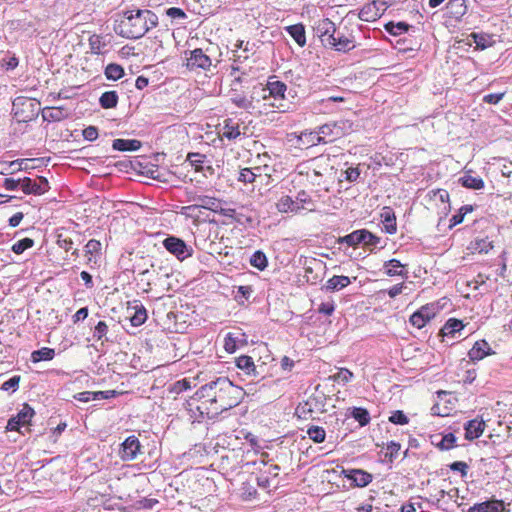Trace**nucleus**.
<instances>
[{"instance_id": "1", "label": "nucleus", "mask_w": 512, "mask_h": 512, "mask_svg": "<svg viewBox=\"0 0 512 512\" xmlns=\"http://www.w3.org/2000/svg\"><path fill=\"white\" fill-rule=\"evenodd\" d=\"M244 395L240 386L234 385L227 377H218L201 386L188 404L192 406L194 401H199L200 405L196 406L199 414L213 419L239 405Z\"/></svg>"}, {"instance_id": "2", "label": "nucleus", "mask_w": 512, "mask_h": 512, "mask_svg": "<svg viewBox=\"0 0 512 512\" xmlns=\"http://www.w3.org/2000/svg\"><path fill=\"white\" fill-rule=\"evenodd\" d=\"M158 25V16L148 9L123 11L115 21L114 32L126 39H140Z\"/></svg>"}, {"instance_id": "3", "label": "nucleus", "mask_w": 512, "mask_h": 512, "mask_svg": "<svg viewBox=\"0 0 512 512\" xmlns=\"http://www.w3.org/2000/svg\"><path fill=\"white\" fill-rule=\"evenodd\" d=\"M347 123V121H338L320 126L318 129L321 137L317 138L318 142L327 144L341 138L346 134Z\"/></svg>"}, {"instance_id": "4", "label": "nucleus", "mask_w": 512, "mask_h": 512, "mask_svg": "<svg viewBox=\"0 0 512 512\" xmlns=\"http://www.w3.org/2000/svg\"><path fill=\"white\" fill-rule=\"evenodd\" d=\"M162 244L169 253L174 255L180 261L191 257L193 254L192 247L188 246L184 240L175 236L166 237Z\"/></svg>"}, {"instance_id": "5", "label": "nucleus", "mask_w": 512, "mask_h": 512, "mask_svg": "<svg viewBox=\"0 0 512 512\" xmlns=\"http://www.w3.org/2000/svg\"><path fill=\"white\" fill-rule=\"evenodd\" d=\"M314 31L319 37L321 44L327 48L331 41L335 40L337 27L329 18H323L315 23Z\"/></svg>"}, {"instance_id": "6", "label": "nucleus", "mask_w": 512, "mask_h": 512, "mask_svg": "<svg viewBox=\"0 0 512 512\" xmlns=\"http://www.w3.org/2000/svg\"><path fill=\"white\" fill-rule=\"evenodd\" d=\"M211 66V58L201 48L191 50L189 52V56L186 57V67L190 71H207L210 69Z\"/></svg>"}, {"instance_id": "7", "label": "nucleus", "mask_w": 512, "mask_h": 512, "mask_svg": "<svg viewBox=\"0 0 512 512\" xmlns=\"http://www.w3.org/2000/svg\"><path fill=\"white\" fill-rule=\"evenodd\" d=\"M295 172L300 176H305L312 185L321 186L323 184V173L317 169L315 159L299 163Z\"/></svg>"}, {"instance_id": "8", "label": "nucleus", "mask_w": 512, "mask_h": 512, "mask_svg": "<svg viewBox=\"0 0 512 512\" xmlns=\"http://www.w3.org/2000/svg\"><path fill=\"white\" fill-rule=\"evenodd\" d=\"M187 201L192 202L194 206H196L197 210L200 208L210 210L215 212L217 209V205L222 203V200L209 196V195H200L195 191H186Z\"/></svg>"}, {"instance_id": "9", "label": "nucleus", "mask_w": 512, "mask_h": 512, "mask_svg": "<svg viewBox=\"0 0 512 512\" xmlns=\"http://www.w3.org/2000/svg\"><path fill=\"white\" fill-rule=\"evenodd\" d=\"M142 445L139 439L131 435L121 443L119 456L123 461H133L141 453Z\"/></svg>"}, {"instance_id": "10", "label": "nucleus", "mask_w": 512, "mask_h": 512, "mask_svg": "<svg viewBox=\"0 0 512 512\" xmlns=\"http://www.w3.org/2000/svg\"><path fill=\"white\" fill-rule=\"evenodd\" d=\"M387 7L385 1H372L360 9L359 18L365 22H373L384 14Z\"/></svg>"}, {"instance_id": "11", "label": "nucleus", "mask_w": 512, "mask_h": 512, "mask_svg": "<svg viewBox=\"0 0 512 512\" xmlns=\"http://www.w3.org/2000/svg\"><path fill=\"white\" fill-rule=\"evenodd\" d=\"M437 312V307L434 303H429L424 306H422L420 309H418L416 312H414L410 316V323L418 328H423L427 322H429L432 318L435 317Z\"/></svg>"}, {"instance_id": "12", "label": "nucleus", "mask_w": 512, "mask_h": 512, "mask_svg": "<svg viewBox=\"0 0 512 512\" xmlns=\"http://www.w3.org/2000/svg\"><path fill=\"white\" fill-rule=\"evenodd\" d=\"M50 189L48 180L39 176L35 179L25 177L22 179V191L25 194L42 195Z\"/></svg>"}, {"instance_id": "13", "label": "nucleus", "mask_w": 512, "mask_h": 512, "mask_svg": "<svg viewBox=\"0 0 512 512\" xmlns=\"http://www.w3.org/2000/svg\"><path fill=\"white\" fill-rule=\"evenodd\" d=\"M355 47V37L351 33H344L339 29L336 31L335 40L331 41V44L327 46L328 49L342 53H347Z\"/></svg>"}, {"instance_id": "14", "label": "nucleus", "mask_w": 512, "mask_h": 512, "mask_svg": "<svg viewBox=\"0 0 512 512\" xmlns=\"http://www.w3.org/2000/svg\"><path fill=\"white\" fill-rule=\"evenodd\" d=\"M261 97L266 100L268 97H273L275 100L284 99L287 85L279 80L268 81L266 86L259 87Z\"/></svg>"}, {"instance_id": "15", "label": "nucleus", "mask_w": 512, "mask_h": 512, "mask_svg": "<svg viewBox=\"0 0 512 512\" xmlns=\"http://www.w3.org/2000/svg\"><path fill=\"white\" fill-rule=\"evenodd\" d=\"M241 124L239 120L233 118H226L223 121L222 127L219 131L221 138H226L229 141H234L242 135Z\"/></svg>"}, {"instance_id": "16", "label": "nucleus", "mask_w": 512, "mask_h": 512, "mask_svg": "<svg viewBox=\"0 0 512 512\" xmlns=\"http://www.w3.org/2000/svg\"><path fill=\"white\" fill-rule=\"evenodd\" d=\"M345 477L353 482L356 487H365L372 482V474L361 469L343 471Z\"/></svg>"}, {"instance_id": "17", "label": "nucleus", "mask_w": 512, "mask_h": 512, "mask_svg": "<svg viewBox=\"0 0 512 512\" xmlns=\"http://www.w3.org/2000/svg\"><path fill=\"white\" fill-rule=\"evenodd\" d=\"M485 427L486 424L483 419L475 418L467 421L464 424L465 439L472 441L479 438L483 434Z\"/></svg>"}, {"instance_id": "18", "label": "nucleus", "mask_w": 512, "mask_h": 512, "mask_svg": "<svg viewBox=\"0 0 512 512\" xmlns=\"http://www.w3.org/2000/svg\"><path fill=\"white\" fill-rule=\"evenodd\" d=\"M504 510V502L502 500L493 499L476 503L471 506L467 512H501Z\"/></svg>"}, {"instance_id": "19", "label": "nucleus", "mask_w": 512, "mask_h": 512, "mask_svg": "<svg viewBox=\"0 0 512 512\" xmlns=\"http://www.w3.org/2000/svg\"><path fill=\"white\" fill-rule=\"evenodd\" d=\"M70 111L64 107H46L42 111V117L45 121L60 122L70 116Z\"/></svg>"}, {"instance_id": "20", "label": "nucleus", "mask_w": 512, "mask_h": 512, "mask_svg": "<svg viewBox=\"0 0 512 512\" xmlns=\"http://www.w3.org/2000/svg\"><path fill=\"white\" fill-rule=\"evenodd\" d=\"M489 344L485 340H479L475 342L473 347L469 350L468 356L471 361H479L482 360L485 356L492 354Z\"/></svg>"}, {"instance_id": "21", "label": "nucleus", "mask_w": 512, "mask_h": 512, "mask_svg": "<svg viewBox=\"0 0 512 512\" xmlns=\"http://www.w3.org/2000/svg\"><path fill=\"white\" fill-rule=\"evenodd\" d=\"M380 217L384 226V231L388 234H394L397 231V224L393 209L388 206L383 207Z\"/></svg>"}, {"instance_id": "22", "label": "nucleus", "mask_w": 512, "mask_h": 512, "mask_svg": "<svg viewBox=\"0 0 512 512\" xmlns=\"http://www.w3.org/2000/svg\"><path fill=\"white\" fill-rule=\"evenodd\" d=\"M133 310V313L129 316L130 322L133 326L138 327L145 323L147 320L146 308L139 301H134L133 305L128 307V311Z\"/></svg>"}, {"instance_id": "23", "label": "nucleus", "mask_w": 512, "mask_h": 512, "mask_svg": "<svg viewBox=\"0 0 512 512\" xmlns=\"http://www.w3.org/2000/svg\"><path fill=\"white\" fill-rule=\"evenodd\" d=\"M446 9L451 18L459 20L467 12L466 0H449Z\"/></svg>"}, {"instance_id": "24", "label": "nucleus", "mask_w": 512, "mask_h": 512, "mask_svg": "<svg viewBox=\"0 0 512 512\" xmlns=\"http://www.w3.org/2000/svg\"><path fill=\"white\" fill-rule=\"evenodd\" d=\"M285 30L300 47L306 45L305 26L302 23L287 26Z\"/></svg>"}, {"instance_id": "25", "label": "nucleus", "mask_w": 512, "mask_h": 512, "mask_svg": "<svg viewBox=\"0 0 512 512\" xmlns=\"http://www.w3.org/2000/svg\"><path fill=\"white\" fill-rule=\"evenodd\" d=\"M365 235H366V229L355 230L352 233H350L344 237H340L338 242L346 243L348 246H351V247H356L359 244L364 245V241L366 239Z\"/></svg>"}, {"instance_id": "26", "label": "nucleus", "mask_w": 512, "mask_h": 512, "mask_svg": "<svg viewBox=\"0 0 512 512\" xmlns=\"http://www.w3.org/2000/svg\"><path fill=\"white\" fill-rule=\"evenodd\" d=\"M141 141L136 139H115L112 147L117 151H137L141 148Z\"/></svg>"}, {"instance_id": "27", "label": "nucleus", "mask_w": 512, "mask_h": 512, "mask_svg": "<svg viewBox=\"0 0 512 512\" xmlns=\"http://www.w3.org/2000/svg\"><path fill=\"white\" fill-rule=\"evenodd\" d=\"M464 328V325L461 320L456 318H450L444 324L441 329L442 336L446 337H454L456 333H459Z\"/></svg>"}, {"instance_id": "28", "label": "nucleus", "mask_w": 512, "mask_h": 512, "mask_svg": "<svg viewBox=\"0 0 512 512\" xmlns=\"http://www.w3.org/2000/svg\"><path fill=\"white\" fill-rule=\"evenodd\" d=\"M276 207H277V210L281 213L298 212L300 210L299 204H297V202L294 201L288 195L282 196L278 200Z\"/></svg>"}, {"instance_id": "29", "label": "nucleus", "mask_w": 512, "mask_h": 512, "mask_svg": "<svg viewBox=\"0 0 512 512\" xmlns=\"http://www.w3.org/2000/svg\"><path fill=\"white\" fill-rule=\"evenodd\" d=\"M350 283L351 280L348 276L334 275L326 282L325 288L327 291H337L347 287Z\"/></svg>"}, {"instance_id": "30", "label": "nucleus", "mask_w": 512, "mask_h": 512, "mask_svg": "<svg viewBox=\"0 0 512 512\" xmlns=\"http://www.w3.org/2000/svg\"><path fill=\"white\" fill-rule=\"evenodd\" d=\"M459 182L465 188L479 190L484 187V181L481 177L472 176L469 173H465L460 179Z\"/></svg>"}, {"instance_id": "31", "label": "nucleus", "mask_w": 512, "mask_h": 512, "mask_svg": "<svg viewBox=\"0 0 512 512\" xmlns=\"http://www.w3.org/2000/svg\"><path fill=\"white\" fill-rule=\"evenodd\" d=\"M118 103V94L116 91H106L99 98V104L104 109L115 108Z\"/></svg>"}, {"instance_id": "32", "label": "nucleus", "mask_w": 512, "mask_h": 512, "mask_svg": "<svg viewBox=\"0 0 512 512\" xmlns=\"http://www.w3.org/2000/svg\"><path fill=\"white\" fill-rule=\"evenodd\" d=\"M35 415L34 409L27 403L23 404L22 409L15 415V419L21 423L22 426L30 425L32 418Z\"/></svg>"}, {"instance_id": "33", "label": "nucleus", "mask_w": 512, "mask_h": 512, "mask_svg": "<svg viewBox=\"0 0 512 512\" xmlns=\"http://www.w3.org/2000/svg\"><path fill=\"white\" fill-rule=\"evenodd\" d=\"M55 356V350L48 347H43L31 353V361L36 363L40 361H50Z\"/></svg>"}, {"instance_id": "34", "label": "nucleus", "mask_w": 512, "mask_h": 512, "mask_svg": "<svg viewBox=\"0 0 512 512\" xmlns=\"http://www.w3.org/2000/svg\"><path fill=\"white\" fill-rule=\"evenodd\" d=\"M471 38L476 44V48L484 50L493 44L492 37L485 33H472Z\"/></svg>"}, {"instance_id": "35", "label": "nucleus", "mask_w": 512, "mask_h": 512, "mask_svg": "<svg viewBox=\"0 0 512 512\" xmlns=\"http://www.w3.org/2000/svg\"><path fill=\"white\" fill-rule=\"evenodd\" d=\"M104 74L108 80L116 81L124 75V69L119 64L110 63L106 66Z\"/></svg>"}, {"instance_id": "36", "label": "nucleus", "mask_w": 512, "mask_h": 512, "mask_svg": "<svg viewBox=\"0 0 512 512\" xmlns=\"http://www.w3.org/2000/svg\"><path fill=\"white\" fill-rule=\"evenodd\" d=\"M456 436L453 433H448L441 437L439 442H435L432 440V444H434L438 449L442 451L450 450L455 446Z\"/></svg>"}, {"instance_id": "37", "label": "nucleus", "mask_w": 512, "mask_h": 512, "mask_svg": "<svg viewBox=\"0 0 512 512\" xmlns=\"http://www.w3.org/2000/svg\"><path fill=\"white\" fill-rule=\"evenodd\" d=\"M351 416L360 424V426H366L369 424L371 419L368 410L362 407L352 408Z\"/></svg>"}, {"instance_id": "38", "label": "nucleus", "mask_w": 512, "mask_h": 512, "mask_svg": "<svg viewBox=\"0 0 512 512\" xmlns=\"http://www.w3.org/2000/svg\"><path fill=\"white\" fill-rule=\"evenodd\" d=\"M403 265L397 259H390L384 263V268H386V274L388 276H403L405 273L402 268Z\"/></svg>"}, {"instance_id": "39", "label": "nucleus", "mask_w": 512, "mask_h": 512, "mask_svg": "<svg viewBox=\"0 0 512 512\" xmlns=\"http://www.w3.org/2000/svg\"><path fill=\"white\" fill-rule=\"evenodd\" d=\"M236 366L245 371L247 374L254 373L256 367L254 365L253 359L250 356L242 355L236 359Z\"/></svg>"}, {"instance_id": "40", "label": "nucleus", "mask_w": 512, "mask_h": 512, "mask_svg": "<svg viewBox=\"0 0 512 512\" xmlns=\"http://www.w3.org/2000/svg\"><path fill=\"white\" fill-rule=\"evenodd\" d=\"M250 264L258 270L263 271L268 265L265 253L260 250L254 252L250 258Z\"/></svg>"}, {"instance_id": "41", "label": "nucleus", "mask_w": 512, "mask_h": 512, "mask_svg": "<svg viewBox=\"0 0 512 512\" xmlns=\"http://www.w3.org/2000/svg\"><path fill=\"white\" fill-rule=\"evenodd\" d=\"M411 26L406 22H388L385 24V30L391 35L397 36L401 35L409 30Z\"/></svg>"}, {"instance_id": "42", "label": "nucleus", "mask_w": 512, "mask_h": 512, "mask_svg": "<svg viewBox=\"0 0 512 512\" xmlns=\"http://www.w3.org/2000/svg\"><path fill=\"white\" fill-rule=\"evenodd\" d=\"M365 241H364V247L372 251L374 248H384L385 244H383L382 239L370 231L366 230L365 235Z\"/></svg>"}, {"instance_id": "43", "label": "nucleus", "mask_w": 512, "mask_h": 512, "mask_svg": "<svg viewBox=\"0 0 512 512\" xmlns=\"http://www.w3.org/2000/svg\"><path fill=\"white\" fill-rule=\"evenodd\" d=\"M309 438L315 443H322L325 441L326 432L320 426H311L307 430Z\"/></svg>"}, {"instance_id": "44", "label": "nucleus", "mask_w": 512, "mask_h": 512, "mask_svg": "<svg viewBox=\"0 0 512 512\" xmlns=\"http://www.w3.org/2000/svg\"><path fill=\"white\" fill-rule=\"evenodd\" d=\"M472 248L479 253H488L493 248V242L488 237L475 239Z\"/></svg>"}, {"instance_id": "45", "label": "nucleus", "mask_w": 512, "mask_h": 512, "mask_svg": "<svg viewBox=\"0 0 512 512\" xmlns=\"http://www.w3.org/2000/svg\"><path fill=\"white\" fill-rule=\"evenodd\" d=\"M107 333H108V325L104 321H99L94 327L93 337L97 341H101V342L108 341Z\"/></svg>"}, {"instance_id": "46", "label": "nucleus", "mask_w": 512, "mask_h": 512, "mask_svg": "<svg viewBox=\"0 0 512 512\" xmlns=\"http://www.w3.org/2000/svg\"><path fill=\"white\" fill-rule=\"evenodd\" d=\"M89 47L91 53L93 54H102V49L105 47V43L102 41V37L97 34H93L89 37Z\"/></svg>"}, {"instance_id": "47", "label": "nucleus", "mask_w": 512, "mask_h": 512, "mask_svg": "<svg viewBox=\"0 0 512 512\" xmlns=\"http://www.w3.org/2000/svg\"><path fill=\"white\" fill-rule=\"evenodd\" d=\"M34 246V240L31 238H23L12 245V251L15 254H22L25 250Z\"/></svg>"}, {"instance_id": "48", "label": "nucleus", "mask_w": 512, "mask_h": 512, "mask_svg": "<svg viewBox=\"0 0 512 512\" xmlns=\"http://www.w3.org/2000/svg\"><path fill=\"white\" fill-rule=\"evenodd\" d=\"M190 388H191L190 380L184 378L182 380H178V381L174 382L173 384H171L169 386L168 390L170 393L180 394Z\"/></svg>"}, {"instance_id": "49", "label": "nucleus", "mask_w": 512, "mask_h": 512, "mask_svg": "<svg viewBox=\"0 0 512 512\" xmlns=\"http://www.w3.org/2000/svg\"><path fill=\"white\" fill-rule=\"evenodd\" d=\"M101 250V243L96 239H91L85 245V253L88 255V262H92V257L98 254Z\"/></svg>"}, {"instance_id": "50", "label": "nucleus", "mask_w": 512, "mask_h": 512, "mask_svg": "<svg viewBox=\"0 0 512 512\" xmlns=\"http://www.w3.org/2000/svg\"><path fill=\"white\" fill-rule=\"evenodd\" d=\"M321 134L319 132V129L317 131H311V132H304L300 136V140L303 142V144H306L308 146H315L320 144L317 140V138H320Z\"/></svg>"}, {"instance_id": "51", "label": "nucleus", "mask_w": 512, "mask_h": 512, "mask_svg": "<svg viewBox=\"0 0 512 512\" xmlns=\"http://www.w3.org/2000/svg\"><path fill=\"white\" fill-rule=\"evenodd\" d=\"M472 210H473V207L471 205L462 206L459 209L458 213L453 215L452 218L450 219V227H453V226H456V225L462 223L465 215L467 213L472 212Z\"/></svg>"}, {"instance_id": "52", "label": "nucleus", "mask_w": 512, "mask_h": 512, "mask_svg": "<svg viewBox=\"0 0 512 512\" xmlns=\"http://www.w3.org/2000/svg\"><path fill=\"white\" fill-rule=\"evenodd\" d=\"M231 101L233 104H235L238 108L248 110L252 107V101L247 99L243 95H234L231 97Z\"/></svg>"}, {"instance_id": "53", "label": "nucleus", "mask_w": 512, "mask_h": 512, "mask_svg": "<svg viewBox=\"0 0 512 512\" xmlns=\"http://www.w3.org/2000/svg\"><path fill=\"white\" fill-rule=\"evenodd\" d=\"M389 421L396 425H406L409 423L408 417L401 410L394 411L389 417Z\"/></svg>"}, {"instance_id": "54", "label": "nucleus", "mask_w": 512, "mask_h": 512, "mask_svg": "<svg viewBox=\"0 0 512 512\" xmlns=\"http://www.w3.org/2000/svg\"><path fill=\"white\" fill-rule=\"evenodd\" d=\"M353 377V373L347 368H341L339 371L332 376L334 381L347 383Z\"/></svg>"}, {"instance_id": "55", "label": "nucleus", "mask_w": 512, "mask_h": 512, "mask_svg": "<svg viewBox=\"0 0 512 512\" xmlns=\"http://www.w3.org/2000/svg\"><path fill=\"white\" fill-rule=\"evenodd\" d=\"M256 174L249 168H244L240 171L238 181L243 183H253L255 181Z\"/></svg>"}, {"instance_id": "56", "label": "nucleus", "mask_w": 512, "mask_h": 512, "mask_svg": "<svg viewBox=\"0 0 512 512\" xmlns=\"http://www.w3.org/2000/svg\"><path fill=\"white\" fill-rule=\"evenodd\" d=\"M20 379L21 378H20L19 375H15V376L9 378L7 381H5L2 384L1 389L4 390V391H9V390L15 391V390H17V388L19 386Z\"/></svg>"}, {"instance_id": "57", "label": "nucleus", "mask_w": 512, "mask_h": 512, "mask_svg": "<svg viewBox=\"0 0 512 512\" xmlns=\"http://www.w3.org/2000/svg\"><path fill=\"white\" fill-rule=\"evenodd\" d=\"M449 468L452 471L460 472L462 477H466V475L468 473L469 466L466 462L455 461L449 465Z\"/></svg>"}, {"instance_id": "58", "label": "nucleus", "mask_w": 512, "mask_h": 512, "mask_svg": "<svg viewBox=\"0 0 512 512\" xmlns=\"http://www.w3.org/2000/svg\"><path fill=\"white\" fill-rule=\"evenodd\" d=\"M342 175H344L345 180L349 182H355L358 180L360 176V170L358 167H350L346 169Z\"/></svg>"}, {"instance_id": "59", "label": "nucleus", "mask_w": 512, "mask_h": 512, "mask_svg": "<svg viewBox=\"0 0 512 512\" xmlns=\"http://www.w3.org/2000/svg\"><path fill=\"white\" fill-rule=\"evenodd\" d=\"M197 211L198 210H197L196 206L191 204L188 206L181 207L179 213L181 215L185 216L186 218H193V219L197 220L198 219V215L196 214Z\"/></svg>"}, {"instance_id": "60", "label": "nucleus", "mask_w": 512, "mask_h": 512, "mask_svg": "<svg viewBox=\"0 0 512 512\" xmlns=\"http://www.w3.org/2000/svg\"><path fill=\"white\" fill-rule=\"evenodd\" d=\"M166 15L172 19H186V13L178 7H170L166 10Z\"/></svg>"}, {"instance_id": "61", "label": "nucleus", "mask_w": 512, "mask_h": 512, "mask_svg": "<svg viewBox=\"0 0 512 512\" xmlns=\"http://www.w3.org/2000/svg\"><path fill=\"white\" fill-rule=\"evenodd\" d=\"M400 448H401L400 443L395 442V441H390L387 444V454L386 455L389 456L391 461L397 457V454H398Z\"/></svg>"}, {"instance_id": "62", "label": "nucleus", "mask_w": 512, "mask_h": 512, "mask_svg": "<svg viewBox=\"0 0 512 512\" xmlns=\"http://www.w3.org/2000/svg\"><path fill=\"white\" fill-rule=\"evenodd\" d=\"M82 135L85 140L94 141L98 137V129H97V127L92 126V125L88 126L83 130Z\"/></svg>"}, {"instance_id": "63", "label": "nucleus", "mask_w": 512, "mask_h": 512, "mask_svg": "<svg viewBox=\"0 0 512 512\" xmlns=\"http://www.w3.org/2000/svg\"><path fill=\"white\" fill-rule=\"evenodd\" d=\"M3 186L6 190H16L18 187L22 189V179L5 178Z\"/></svg>"}, {"instance_id": "64", "label": "nucleus", "mask_w": 512, "mask_h": 512, "mask_svg": "<svg viewBox=\"0 0 512 512\" xmlns=\"http://www.w3.org/2000/svg\"><path fill=\"white\" fill-rule=\"evenodd\" d=\"M241 490L242 494L248 499L255 497L257 494L256 488L252 486L249 482L243 483Z\"/></svg>"}]
</instances>
